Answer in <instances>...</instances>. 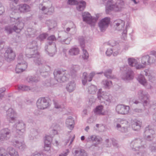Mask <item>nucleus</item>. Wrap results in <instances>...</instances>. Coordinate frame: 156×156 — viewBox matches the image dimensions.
Segmentation results:
<instances>
[{"mask_svg": "<svg viewBox=\"0 0 156 156\" xmlns=\"http://www.w3.org/2000/svg\"><path fill=\"white\" fill-rule=\"evenodd\" d=\"M80 67L78 65H72L69 69L70 74L67 71L62 69H56L53 74L55 78L59 82H65L69 80L70 75L72 76H75L80 70Z\"/></svg>", "mask_w": 156, "mask_h": 156, "instance_id": "1", "label": "nucleus"}, {"mask_svg": "<svg viewBox=\"0 0 156 156\" xmlns=\"http://www.w3.org/2000/svg\"><path fill=\"white\" fill-rule=\"evenodd\" d=\"M130 147L134 151H138L135 156H146V145L144 141L140 138H135L130 143Z\"/></svg>", "mask_w": 156, "mask_h": 156, "instance_id": "2", "label": "nucleus"}, {"mask_svg": "<svg viewBox=\"0 0 156 156\" xmlns=\"http://www.w3.org/2000/svg\"><path fill=\"white\" fill-rule=\"evenodd\" d=\"M28 46L29 48L26 50V51L28 53L26 54V56L28 58H34V62L37 65H40L42 64L41 58L37 50L36 41H33L28 44Z\"/></svg>", "mask_w": 156, "mask_h": 156, "instance_id": "3", "label": "nucleus"}, {"mask_svg": "<svg viewBox=\"0 0 156 156\" xmlns=\"http://www.w3.org/2000/svg\"><path fill=\"white\" fill-rule=\"evenodd\" d=\"M138 76L137 80L141 84L143 85L146 88L149 89L150 88V85H148L146 79H145L144 75L148 76L149 80L151 82H156V79L155 77L153 75V72L149 69H145L143 72H142Z\"/></svg>", "mask_w": 156, "mask_h": 156, "instance_id": "4", "label": "nucleus"}, {"mask_svg": "<svg viewBox=\"0 0 156 156\" xmlns=\"http://www.w3.org/2000/svg\"><path fill=\"white\" fill-rule=\"evenodd\" d=\"M112 25L117 30L123 31L122 38L124 40H126L127 36V29L129 26V24L127 23L125 27V21L121 19H118L114 21Z\"/></svg>", "mask_w": 156, "mask_h": 156, "instance_id": "5", "label": "nucleus"}, {"mask_svg": "<svg viewBox=\"0 0 156 156\" xmlns=\"http://www.w3.org/2000/svg\"><path fill=\"white\" fill-rule=\"evenodd\" d=\"M122 4V2L120 5L117 1L115 2L113 0H108L107 1L105 5L106 13L108 14L111 11L116 12L120 11L123 9Z\"/></svg>", "mask_w": 156, "mask_h": 156, "instance_id": "6", "label": "nucleus"}, {"mask_svg": "<svg viewBox=\"0 0 156 156\" xmlns=\"http://www.w3.org/2000/svg\"><path fill=\"white\" fill-rule=\"evenodd\" d=\"M25 126V124L22 121H19L12 126V131L18 135L17 137L23 138Z\"/></svg>", "mask_w": 156, "mask_h": 156, "instance_id": "7", "label": "nucleus"}, {"mask_svg": "<svg viewBox=\"0 0 156 156\" xmlns=\"http://www.w3.org/2000/svg\"><path fill=\"white\" fill-rule=\"evenodd\" d=\"M112 96L108 92L102 91L99 89L97 93V98L101 103L104 102L106 105H108L111 102Z\"/></svg>", "mask_w": 156, "mask_h": 156, "instance_id": "8", "label": "nucleus"}, {"mask_svg": "<svg viewBox=\"0 0 156 156\" xmlns=\"http://www.w3.org/2000/svg\"><path fill=\"white\" fill-rule=\"evenodd\" d=\"M155 60L153 57L147 55L142 56L141 58V63H139L138 66H137L139 69H143L147 66L151 65L155 62Z\"/></svg>", "mask_w": 156, "mask_h": 156, "instance_id": "9", "label": "nucleus"}, {"mask_svg": "<svg viewBox=\"0 0 156 156\" xmlns=\"http://www.w3.org/2000/svg\"><path fill=\"white\" fill-rule=\"evenodd\" d=\"M117 122L116 126L117 129L122 133L127 132L130 127V124L128 121L124 119H119Z\"/></svg>", "mask_w": 156, "mask_h": 156, "instance_id": "10", "label": "nucleus"}, {"mask_svg": "<svg viewBox=\"0 0 156 156\" xmlns=\"http://www.w3.org/2000/svg\"><path fill=\"white\" fill-rule=\"evenodd\" d=\"M27 63L23 59L22 54H20L18 58V64L16 68V73L23 72L27 68Z\"/></svg>", "mask_w": 156, "mask_h": 156, "instance_id": "11", "label": "nucleus"}, {"mask_svg": "<svg viewBox=\"0 0 156 156\" xmlns=\"http://www.w3.org/2000/svg\"><path fill=\"white\" fill-rule=\"evenodd\" d=\"M155 132L152 127L150 125L146 126L145 129L144 136L147 141L153 140L155 137Z\"/></svg>", "mask_w": 156, "mask_h": 156, "instance_id": "12", "label": "nucleus"}, {"mask_svg": "<svg viewBox=\"0 0 156 156\" xmlns=\"http://www.w3.org/2000/svg\"><path fill=\"white\" fill-rule=\"evenodd\" d=\"M137 96L139 99L143 102L144 107L148 105L150 97L147 92L142 90H139L137 92Z\"/></svg>", "mask_w": 156, "mask_h": 156, "instance_id": "13", "label": "nucleus"}, {"mask_svg": "<svg viewBox=\"0 0 156 156\" xmlns=\"http://www.w3.org/2000/svg\"><path fill=\"white\" fill-rule=\"evenodd\" d=\"M101 140L102 139L100 136L94 134L89 135L85 140L86 142L95 143L91 146L90 147V149L94 147H96L97 145L100 144Z\"/></svg>", "mask_w": 156, "mask_h": 156, "instance_id": "14", "label": "nucleus"}, {"mask_svg": "<svg viewBox=\"0 0 156 156\" xmlns=\"http://www.w3.org/2000/svg\"><path fill=\"white\" fill-rule=\"evenodd\" d=\"M125 71L122 76V79L124 80H130L133 79L134 73L131 69L128 66H124L122 68Z\"/></svg>", "mask_w": 156, "mask_h": 156, "instance_id": "15", "label": "nucleus"}, {"mask_svg": "<svg viewBox=\"0 0 156 156\" xmlns=\"http://www.w3.org/2000/svg\"><path fill=\"white\" fill-rule=\"evenodd\" d=\"M10 21L12 23H15V25L13 27V30L14 31L19 33L23 29L24 24L23 22H20L19 18H13L10 17Z\"/></svg>", "mask_w": 156, "mask_h": 156, "instance_id": "16", "label": "nucleus"}, {"mask_svg": "<svg viewBox=\"0 0 156 156\" xmlns=\"http://www.w3.org/2000/svg\"><path fill=\"white\" fill-rule=\"evenodd\" d=\"M48 100V97H42L39 98L36 103L38 108L40 109H44L47 108L49 106Z\"/></svg>", "mask_w": 156, "mask_h": 156, "instance_id": "17", "label": "nucleus"}, {"mask_svg": "<svg viewBox=\"0 0 156 156\" xmlns=\"http://www.w3.org/2000/svg\"><path fill=\"white\" fill-rule=\"evenodd\" d=\"M111 22L109 17H105L101 20L98 23V26L101 32L105 31L108 27Z\"/></svg>", "mask_w": 156, "mask_h": 156, "instance_id": "18", "label": "nucleus"}, {"mask_svg": "<svg viewBox=\"0 0 156 156\" xmlns=\"http://www.w3.org/2000/svg\"><path fill=\"white\" fill-rule=\"evenodd\" d=\"M116 111L118 114L126 115L129 112L130 107L129 106L123 105H119L116 107Z\"/></svg>", "mask_w": 156, "mask_h": 156, "instance_id": "19", "label": "nucleus"}, {"mask_svg": "<svg viewBox=\"0 0 156 156\" xmlns=\"http://www.w3.org/2000/svg\"><path fill=\"white\" fill-rule=\"evenodd\" d=\"M11 135L10 130L8 128H4L0 131V140L1 141L9 139Z\"/></svg>", "mask_w": 156, "mask_h": 156, "instance_id": "20", "label": "nucleus"}, {"mask_svg": "<svg viewBox=\"0 0 156 156\" xmlns=\"http://www.w3.org/2000/svg\"><path fill=\"white\" fill-rule=\"evenodd\" d=\"M83 21L87 24H92L93 23V19L90 14L88 12L82 13Z\"/></svg>", "mask_w": 156, "mask_h": 156, "instance_id": "21", "label": "nucleus"}, {"mask_svg": "<svg viewBox=\"0 0 156 156\" xmlns=\"http://www.w3.org/2000/svg\"><path fill=\"white\" fill-rule=\"evenodd\" d=\"M6 117L9 121L12 122L16 119V113L13 109L10 108L6 111Z\"/></svg>", "mask_w": 156, "mask_h": 156, "instance_id": "22", "label": "nucleus"}, {"mask_svg": "<svg viewBox=\"0 0 156 156\" xmlns=\"http://www.w3.org/2000/svg\"><path fill=\"white\" fill-rule=\"evenodd\" d=\"M142 124V122L136 119H132L131 126L133 129L135 131L139 130Z\"/></svg>", "mask_w": 156, "mask_h": 156, "instance_id": "23", "label": "nucleus"}, {"mask_svg": "<svg viewBox=\"0 0 156 156\" xmlns=\"http://www.w3.org/2000/svg\"><path fill=\"white\" fill-rule=\"evenodd\" d=\"M4 56L5 59L8 61H10L14 59L16 55L12 50L10 48H9L6 50Z\"/></svg>", "mask_w": 156, "mask_h": 156, "instance_id": "24", "label": "nucleus"}, {"mask_svg": "<svg viewBox=\"0 0 156 156\" xmlns=\"http://www.w3.org/2000/svg\"><path fill=\"white\" fill-rule=\"evenodd\" d=\"M13 144L20 151H23L26 148V145L23 141L15 140L13 141Z\"/></svg>", "mask_w": 156, "mask_h": 156, "instance_id": "25", "label": "nucleus"}, {"mask_svg": "<svg viewBox=\"0 0 156 156\" xmlns=\"http://www.w3.org/2000/svg\"><path fill=\"white\" fill-rule=\"evenodd\" d=\"M66 126L70 129L72 130L74 126V120L71 116L68 117L66 121Z\"/></svg>", "mask_w": 156, "mask_h": 156, "instance_id": "26", "label": "nucleus"}, {"mask_svg": "<svg viewBox=\"0 0 156 156\" xmlns=\"http://www.w3.org/2000/svg\"><path fill=\"white\" fill-rule=\"evenodd\" d=\"M56 40V38L54 35H51L49 36V45L53 44L54 46L52 53H49L50 56H53L56 52V45L54 42Z\"/></svg>", "mask_w": 156, "mask_h": 156, "instance_id": "27", "label": "nucleus"}, {"mask_svg": "<svg viewBox=\"0 0 156 156\" xmlns=\"http://www.w3.org/2000/svg\"><path fill=\"white\" fill-rule=\"evenodd\" d=\"M73 153L74 156H87L88 155L86 151L81 149L73 150Z\"/></svg>", "mask_w": 156, "mask_h": 156, "instance_id": "28", "label": "nucleus"}, {"mask_svg": "<svg viewBox=\"0 0 156 156\" xmlns=\"http://www.w3.org/2000/svg\"><path fill=\"white\" fill-rule=\"evenodd\" d=\"M105 142L106 143V147H109L111 146V143H112L113 146L115 148H118L119 147L117 141L115 139H107L106 140Z\"/></svg>", "mask_w": 156, "mask_h": 156, "instance_id": "29", "label": "nucleus"}, {"mask_svg": "<svg viewBox=\"0 0 156 156\" xmlns=\"http://www.w3.org/2000/svg\"><path fill=\"white\" fill-rule=\"evenodd\" d=\"M104 107L102 105L97 106L94 109L93 111L95 115H104L105 114V112H103Z\"/></svg>", "mask_w": 156, "mask_h": 156, "instance_id": "30", "label": "nucleus"}, {"mask_svg": "<svg viewBox=\"0 0 156 156\" xmlns=\"http://www.w3.org/2000/svg\"><path fill=\"white\" fill-rule=\"evenodd\" d=\"M128 63L129 66L131 67H134L137 69H139V68H137V66H139V63L137 61L133 58H129L128 59Z\"/></svg>", "mask_w": 156, "mask_h": 156, "instance_id": "31", "label": "nucleus"}, {"mask_svg": "<svg viewBox=\"0 0 156 156\" xmlns=\"http://www.w3.org/2000/svg\"><path fill=\"white\" fill-rule=\"evenodd\" d=\"M67 90L69 92H73L76 88V84L73 81H70L66 85Z\"/></svg>", "mask_w": 156, "mask_h": 156, "instance_id": "32", "label": "nucleus"}, {"mask_svg": "<svg viewBox=\"0 0 156 156\" xmlns=\"http://www.w3.org/2000/svg\"><path fill=\"white\" fill-rule=\"evenodd\" d=\"M18 6L19 10L21 12H25L30 11V7L27 4H21Z\"/></svg>", "mask_w": 156, "mask_h": 156, "instance_id": "33", "label": "nucleus"}, {"mask_svg": "<svg viewBox=\"0 0 156 156\" xmlns=\"http://www.w3.org/2000/svg\"><path fill=\"white\" fill-rule=\"evenodd\" d=\"M44 150L48 152L49 150V136L46 135L44 138Z\"/></svg>", "mask_w": 156, "mask_h": 156, "instance_id": "34", "label": "nucleus"}, {"mask_svg": "<svg viewBox=\"0 0 156 156\" xmlns=\"http://www.w3.org/2000/svg\"><path fill=\"white\" fill-rule=\"evenodd\" d=\"M86 3L84 1H80L78 2L76 7L77 10L79 11H82L83 10L85 7Z\"/></svg>", "mask_w": 156, "mask_h": 156, "instance_id": "35", "label": "nucleus"}, {"mask_svg": "<svg viewBox=\"0 0 156 156\" xmlns=\"http://www.w3.org/2000/svg\"><path fill=\"white\" fill-rule=\"evenodd\" d=\"M52 127L54 129H53L52 131V133H53V135H49V137H52L55 134H58V130H59L60 129V127L57 124H53V125L52 126Z\"/></svg>", "mask_w": 156, "mask_h": 156, "instance_id": "36", "label": "nucleus"}, {"mask_svg": "<svg viewBox=\"0 0 156 156\" xmlns=\"http://www.w3.org/2000/svg\"><path fill=\"white\" fill-rule=\"evenodd\" d=\"M69 53L71 55H77L79 53V50L77 48L73 47L69 49Z\"/></svg>", "mask_w": 156, "mask_h": 156, "instance_id": "37", "label": "nucleus"}, {"mask_svg": "<svg viewBox=\"0 0 156 156\" xmlns=\"http://www.w3.org/2000/svg\"><path fill=\"white\" fill-rule=\"evenodd\" d=\"M16 88L20 91H26L31 90L30 87L26 85H19Z\"/></svg>", "mask_w": 156, "mask_h": 156, "instance_id": "38", "label": "nucleus"}, {"mask_svg": "<svg viewBox=\"0 0 156 156\" xmlns=\"http://www.w3.org/2000/svg\"><path fill=\"white\" fill-rule=\"evenodd\" d=\"M97 90V89L96 87L93 85H91L88 88V93L91 94H95Z\"/></svg>", "mask_w": 156, "mask_h": 156, "instance_id": "39", "label": "nucleus"}, {"mask_svg": "<svg viewBox=\"0 0 156 156\" xmlns=\"http://www.w3.org/2000/svg\"><path fill=\"white\" fill-rule=\"evenodd\" d=\"M8 151L10 156H19L18 152L12 147H9Z\"/></svg>", "mask_w": 156, "mask_h": 156, "instance_id": "40", "label": "nucleus"}, {"mask_svg": "<svg viewBox=\"0 0 156 156\" xmlns=\"http://www.w3.org/2000/svg\"><path fill=\"white\" fill-rule=\"evenodd\" d=\"M82 83L83 85H85L88 81V77L87 72H84L83 74Z\"/></svg>", "mask_w": 156, "mask_h": 156, "instance_id": "41", "label": "nucleus"}, {"mask_svg": "<svg viewBox=\"0 0 156 156\" xmlns=\"http://www.w3.org/2000/svg\"><path fill=\"white\" fill-rule=\"evenodd\" d=\"M81 48L83 51L82 57L84 60H87L89 57V53L87 51L84 49V48Z\"/></svg>", "mask_w": 156, "mask_h": 156, "instance_id": "42", "label": "nucleus"}, {"mask_svg": "<svg viewBox=\"0 0 156 156\" xmlns=\"http://www.w3.org/2000/svg\"><path fill=\"white\" fill-rule=\"evenodd\" d=\"M103 84L106 88H110L112 85V82L108 80H104L103 82Z\"/></svg>", "mask_w": 156, "mask_h": 156, "instance_id": "43", "label": "nucleus"}, {"mask_svg": "<svg viewBox=\"0 0 156 156\" xmlns=\"http://www.w3.org/2000/svg\"><path fill=\"white\" fill-rule=\"evenodd\" d=\"M26 80L28 82H37L39 81V80L35 76H28Z\"/></svg>", "mask_w": 156, "mask_h": 156, "instance_id": "44", "label": "nucleus"}, {"mask_svg": "<svg viewBox=\"0 0 156 156\" xmlns=\"http://www.w3.org/2000/svg\"><path fill=\"white\" fill-rule=\"evenodd\" d=\"M4 30L8 34H9L12 33L14 30L12 27L11 26H7L5 27Z\"/></svg>", "mask_w": 156, "mask_h": 156, "instance_id": "45", "label": "nucleus"}, {"mask_svg": "<svg viewBox=\"0 0 156 156\" xmlns=\"http://www.w3.org/2000/svg\"><path fill=\"white\" fill-rule=\"evenodd\" d=\"M112 72V69H108L104 72V75L108 78H111Z\"/></svg>", "mask_w": 156, "mask_h": 156, "instance_id": "46", "label": "nucleus"}, {"mask_svg": "<svg viewBox=\"0 0 156 156\" xmlns=\"http://www.w3.org/2000/svg\"><path fill=\"white\" fill-rule=\"evenodd\" d=\"M79 42L81 48H84V38L83 37H80L79 38Z\"/></svg>", "mask_w": 156, "mask_h": 156, "instance_id": "47", "label": "nucleus"}, {"mask_svg": "<svg viewBox=\"0 0 156 156\" xmlns=\"http://www.w3.org/2000/svg\"><path fill=\"white\" fill-rule=\"evenodd\" d=\"M149 148L152 152H156V143H154L151 144L150 145Z\"/></svg>", "mask_w": 156, "mask_h": 156, "instance_id": "48", "label": "nucleus"}, {"mask_svg": "<svg viewBox=\"0 0 156 156\" xmlns=\"http://www.w3.org/2000/svg\"><path fill=\"white\" fill-rule=\"evenodd\" d=\"M48 35L46 33H43L41 34L38 37H37V39L40 41H42L46 39L48 36Z\"/></svg>", "mask_w": 156, "mask_h": 156, "instance_id": "49", "label": "nucleus"}, {"mask_svg": "<svg viewBox=\"0 0 156 156\" xmlns=\"http://www.w3.org/2000/svg\"><path fill=\"white\" fill-rule=\"evenodd\" d=\"M78 1L76 0H67V4L69 5H75L77 4Z\"/></svg>", "mask_w": 156, "mask_h": 156, "instance_id": "50", "label": "nucleus"}, {"mask_svg": "<svg viewBox=\"0 0 156 156\" xmlns=\"http://www.w3.org/2000/svg\"><path fill=\"white\" fill-rule=\"evenodd\" d=\"M113 53L114 56H116L118 55L121 53L120 48L119 47L117 48L114 49V51H113Z\"/></svg>", "mask_w": 156, "mask_h": 156, "instance_id": "51", "label": "nucleus"}, {"mask_svg": "<svg viewBox=\"0 0 156 156\" xmlns=\"http://www.w3.org/2000/svg\"><path fill=\"white\" fill-rule=\"evenodd\" d=\"M40 74L42 76L45 77L46 76L48 75V72L44 69H41L39 71Z\"/></svg>", "mask_w": 156, "mask_h": 156, "instance_id": "52", "label": "nucleus"}, {"mask_svg": "<svg viewBox=\"0 0 156 156\" xmlns=\"http://www.w3.org/2000/svg\"><path fill=\"white\" fill-rule=\"evenodd\" d=\"M27 31L29 33V34L31 37H34V35H35V31L34 29L28 28L27 29Z\"/></svg>", "mask_w": 156, "mask_h": 156, "instance_id": "53", "label": "nucleus"}, {"mask_svg": "<svg viewBox=\"0 0 156 156\" xmlns=\"http://www.w3.org/2000/svg\"><path fill=\"white\" fill-rule=\"evenodd\" d=\"M6 151L3 148H0V156H9L8 155L5 153Z\"/></svg>", "mask_w": 156, "mask_h": 156, "instance_id": "54", "label": "nucleus"}, {"mask_svg": "<svg viewBox=\"0 0 156 156\" xmlns=\"http://www.w3.org/2000/svg\"><path fill=\"white\" fill-rule=\"evenodd\" d=\"M69 153V150L67 149L63 151L62 153L59 155V156H67Z\"/></svg>", "mask_w": 156, "mask_h": 156, "instance_id": "55", "label": "nucleus"}, {"mask_svg": "<svg viewBox=\"0 0 156 156\" xmlns=\"http://www.w3.org/2000/svg\"><path fill=\"white\" fill-rule=\"evenodd\" d=\"M55 107L56 108L62 109L64 108V105L62 104H60L57 102H54Z\"/></svg>", "mask_w": 156, "mask_h": 156, "instance_id": "56", "label": "nucleus"}, {"mask_svg": "<svg viewBox=\"0 0 156 156\" xmlns=\"http://www.w3.org/2000/svg\"><path fill=\"white\" fill-rule=\"evenodd\" d=\"M50 23V24H49V30L56 26V23L55 21H51Z\"/></svg>", "mask_w": 156, "mask_h": 156, "instance_id": "57", "label": "nucleus"}, {"mask_svg": "<svg viewBox=\"0 0 156 156\" xmlns=\"http://www.w3.org/2000/svg\"><path fill=\"white\" fill-rule=\"evenodd\" d=\"M113 52V50L112 49V48H108L107 49L105 53L107 56H110L112 55Z\"/></svg>", "mask_w": 156, "mask_h": 156, "instance_id": "58", "label": "nucleus"}, {"mask_svg": "<svg viewBox=\"0 0 156 156\" xmlns=\"http://www.w3.org/2000/svg\"><path fill=\"white\" fill-rule=\"evenodd\" d=\"M95 74V73L94 72H92L89 74V75L88 76L89 79L88 80V81L89 82H90L91 81V80H92V79L93 77L94 76Z\"/></svg>", "mask_w": 156, "mask_h": 156, "instance_id": "59", "label": "nucleus"}, {"mask_svg": "<svg viewBox=\"0 0 156 156\" xmlns=\"http://www.w3.org/2000/svg\"><path fill=\"white\" fill-rule=\"evenodd\" d=\"M71 41V38H68L66 40H63L61 41V42L62 43H65L66 44H69L70 43V42Z\"/></svg>", "mask_w": 156, "mask_h": 156, "instance_id": "60", "label": "nucleus"}, {"mask_svg": "<svg viewBox=\"0 0 156 156\" xmlns=\"http://www.w3.org/2000/svg\"><path fill=\"white\" fill-rule=\"evenodd\" d=\"M73 26L71 28L70 27H68L66 29V30H65V32L66 33H68L71 30H74V29L75 28V26L74 25V24L73 23Z\"/></svg>", "mask_w": 156, "mask_h": 156, "instance_id": "61", "label": "nucleus"}, {"mask_svg": "<svg viewBox=\"0 0 156 156\" xmlns=\"http://www.w3.org/2000/svg\"><path fill=\"white\" fill-rule=\"evenodd\" d=\"M4 11V7L2 6L1 3L0 2V15H2Z\"/></svg>", "mask_w": 156, "mask_h": 156, "instance_id": "62", "label": "nucleus"}, {"mask_svg": "<svg viewBox=\"0 0 156 156\" xmlns=\"http://www.w3.org/2000/svg\"><path fill=\"white\" fill-rule=\"evenodd\" d=\"M130 103H133L135 104H138L140 102L138 100H136L135 99L133 100H131L130 102Z\"/></svg>", "mask_w": 156, "mask_h": 156, "instance_id": "63", "label": "nucleus"}, {"mask_svg": "<svg viewBox=\"0 0 156 156\" xmlns=\"http://www.w3.org/2000/svg\"><path fill=\"white\" fill-rule=\"evenodd\" d=\"M5 90V88L3 87L0 89V94H4V92Z\"/></svg>", "mask_w": 156, "mask_h": 156, "instance_id": "64", "label": "nucleus"}]
</instances>
